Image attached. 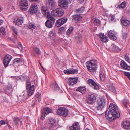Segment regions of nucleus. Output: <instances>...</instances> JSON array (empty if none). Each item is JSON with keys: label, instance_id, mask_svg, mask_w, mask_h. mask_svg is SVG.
I'll use <instances>...</instances> for the list:
<instances>
[{"label": "nucleus", "instance_id": "obj_16", "mask_svg": "<svg viewBox=\"0 0 130 130\" xmlns=\"http://www.w3.org/2000/svg\"><path fill=\"white\" fill-rule=\"evenodd\" d=\"M87 83L90 86H93L95 89L98 90L99 89L98 85L93 80L89 79L87 81Z\"/></svg>", "mask_w": 130, "mask_h": 130}, {"label": "nucleus", "instance_id": "obj_1", "mask_svg": "<svg viewBox=\"0 0 130 130\" xmlns=\"http://www.w3.org/2000/svg\"><path fill=\"white\" fill-rule=\"evenodd\" d=\"M117 109L118 107L116 105L111 103L109 109L105 113V116L106 119L110 121H112L117 118L119 117L120 114Z\"/></svg>", "mask_w": 130, "mask_h": 130}, {"label": "nucleus", "instance_id": "obj_12", "mask_svg": "<svg viewBox=\"0 0 130 130\" xmlns=\"http://www.w3.org/2000/svg\"><path fill=\"white\" fill-rule=\"evenodd\" d=\"M67 19L66 18H63L57 20L56 23V25L59 27L66 22Z\"/></svg>", "mask_w": 130, "mask_h": 130}, {"label": "nucleus", "instance_id": "obj_50", "mask_svg": "<svg viewBox=\"0 0 130 130\" xmlns=\"http://www.w3.org/2000/svg\"><path fill=\"white\" fill-rule=\"evenodd\" d=\"M17 47L20 50H22L23 49L22 46L20 43L17 45Z\"/></svg>", "mask_w": 130, "mask_h": 130}, {"label": "nucleus", "instance_id": "obj_62", "mask_svg": "<svg viewBox=\"0 0 130 130\" xmlns=\"http://www.w3.org/2000/svg\"><path fill=\"white\" fill-rule=\"evenodd\" d=\"M14 39H16L17 38V36L15 35H14Z\"/></svg>", "mask_w": 130, "mask_h": 130}, {"label": "nucleus", "instance_id": "obj_31", "mask_svg": "<svg viewBox=\"0 0 130 130\" xmlns=\"http://www.w3.org/2000/svg\"><path fill=\"white\" fill-rule=\"evenodd\" d=\"M86 90V88L84 87H79L76 89V91H79L82 94L84 93L85 92Z\"/></svg>", "mask_w": 130, "mask_h": 130}, {"label": "nucleus", "instance_id": "obj_58", "mask_svg": "<svg viewBox=\"0 0 130 130\" xmlns=\"http://www.w3.org/2000/svg\"><path fill=\"white\" fill-rule=\"evenodd\" d=\"M111 20L112 21H113L114 20L113 17L112 16L111 17Z\"/></svg>", "mask_w": 130, "mask_h": 130}, {"label": "nucleus", "instance_id": "obj_63", "mask_svg": "<svg viewBox=\"0 0 130 130\" xmlns=\"http://www.w3.org/2000/svg\"><path fill=\"white\" fill-rule=\"evenodd\" d=\"M128 76L129 78L130 79V75H129V76Z\"/></svg>", "mask_w": 130, "mask_h": 130}, {"label": "nucleus", "instance_id": "obj_3", "mask_svg": "<svg viewBox=\"0 0 130 130\" xmlns=\"http://www.w3.org/2000/svg\"><path fill=\"white\" fill-rule=\"evenodd\" d=\"M26 88L28 95L29 96H31L34 92V86L31 85V82L27 81L26 83Z\"/></svg>", "mask_w": 130, "mask_h": 130}, {"label": "nucleus", "instance_id": "obj_5", "mask_svg": "<svg viewBox=\"0 0 130 130\" xmlns=\"http://www.w3.org/2000/svg\"><path fill=\"white\" fill-rule=\"evenodd\" d=\"M98 105L96 108L99 110H102L106 105L105 100L104 98L100 99L98 102Z\"/></svg>", "mask_w": 130, "mask_h": 130}, {"label": "nucleus", "instance_id": "obj_39", "mask_svg": "<svg viewBox=\"0 0 130 130\" xmlns=\"http://www.w3.org/2000/svg\"><path fill=\"white\" fill-rule=\"evenodd\" d=\"M13 121L14 122V124L17 125L19 124V123L20 121V120L18 118H15L13 119Z\"/></svg>", "mask_w": 130, "mask_h": 130}, {"label": "nucleus", "instance_id": "obj_54", "mask_svg": "<svg viewBox=\"0 0 130 130\" xmlns=\"http://www.w3.org/2000/svg\"><path fill=\"white\" fill-rule=\"evenodd\" d=\"M112 46V47H114V48H113V49L114 50H118V47L117 46L115 45H113Z\"/></svg>", "mask_w": 130, "mask_h": 130}, {"label": "nucleus", "instance_id": "obj_40", "mask_svg": "<svg viewBox=\"0 0 130 130\" xmlns=\"http://www.w3.org/2000/svg\"><path fill=\"white\" fill-rule=\"evenodd\" d=\"M25 93V91H23L22 93L21 94V95H20L19 97V99H21L22 100H24V99H25V98L24 96V94Z\"/></svg>", "mask_w": 130, "mask_h": 130}, {"label": "nucleus", "instance_id": "obj_57", "mask_svg": "<svg viewBox=\"0 0 130 130\" xmlns=\"http://www.w3.org/2000/svg\"><path fill=\"white\" fill-rule=\"evenodd\" d=\"M125 75H126V76H129V75H130V74H129V73H128V72H125Z\"/></svg>", "mask_w": 130, "mask_h": 130}, {"label": "nucleus", "instance_id": "obj_33", "mask_svg": "<svg viewBox=\"0 0 130 130\" xmlns=\"http://www.w3.org/2000/svg\"><path fill=\"white\" fill-rule=\"evenodd\" d=\"M35 98L36 99V100L37 101L38 100V101L39 102H40L41 98V94L38 92H37Z\"/></svg>", "mask_w": 130, "mask_h": 130}, {"label": "nucleus", "instance_id": "obj_43", "mask_svg": "<svg viewBox=\"0 0 130 130\" xmlns=\"http://www.w3.org/2000/svg\"><path fill=\"white\" fill-rule=\"evenodd\" d=\"M73 30V28L72 27H71L69 28L66 32V34L67 35L70 34L71 33Z\"/></svg>", "mask_w": 130, "mask_h": 130}, {"label": "nucleus", "instance_id": "obj_51", "mask_svg": "<svg viewBox=\"0 0 130 130\" xmlns=\"http://www.w3.org/2000/svg\"><path fill=\"white\" fill-rule=\"evenodd\" d=\"M46 115L44 113H42L41 116V118L42 119L44 120L45 119L44 117Z\"/></svg>", "mask_w": 130, "mask_h": 130}, {"label": "nucleus", "instance_id": "obj_15", "mask_svg": "<svg viewBox=\"0 0 130 130\" xmlns=\"http://www.w3.org/2000/svg\"><path fill=\"white\" fill-rule=\"evenodd\" d=\"M21 8L23 10L27 9L28 7V1L27 0H21L20 2Z\"/></svg>", "mask_w": 130, "mask_h": 130}, {"label": "nucleus", "instance_id": "obj_14", "mask_svg": "<svg viewBox=\"0 0 130 130\" xmlns=\"http://www.w3.org/2000/svg\"><path fill=\"white\" fill-rule=\"evenodd\" d=\"M24 21V18L22 17H18L14 19L13 23H15V25H20L23 23Z\"/></svg>", "mask_w": 130, "mask_h": 130}, {"label": "nucleus", "instance_id": "obj_55", "mask_svg": "<svg viewBox=\"0 0 130 130\" xmlns=\"http://www.w3.org/2000/svg\"><path fill=\"white\" fill-rule=\"evenodd\" d=\"M3 22V21L2 20L0 19V25H2Z\"/></svg>", "mask_w": 130, "mask_h": 130}, {"label": "nucleus", "instance_id": "obj_48", "mask_svg": "<svg viewBox=\"0 0 130 130\" xmlns=\"http://www.w3.org/2000/svg\"><path fill=\"white\" fill-rule=\"evenodd\" d=\"M125 60L128 62L129 63H130V59L128 56L127 55H126L125 57Z\"/></svg>", "mask_w": 130, "mask_h": 130}, {"label": "nucleus", "instance_id": "obj_11", "mask_svg": "<svg viewBox=\"0 0 130 130\" xmlns=\"http://www.w3.org/2000/svg\"><path fill=\"white\" fill-rule=\"evenodd\" d=\"M58 5L61 8L66 9L68 7V3L66 0H59L58 2Z\"/></svg>", "mask_w": 130, "mask_h": 130}, {"label": "nucleus", "instance_id": "obj_27", "mask_svg": "<svg viewBox=\"0 0 130 130\" xmlns=\"http://www.w3.org/2000/svg\"><path fill=\"white\" fill-rule=\"evenodd\" d=\"M50 87L56 90H59V87L58 86L56 83H52L50 85Z\"/></svg>", "mask_w": 130, "mask_h": 130}, {"label": "nucleus", "instance_id": "obj_56", "mask_svg": "<svg viewBox=\"0 0 130 130\" xmlns=\"http://www.w3.org/2000/svg\"><path fill=\"white\" fill-rule=\"evenodd\" d=\"M64 28L63 27H61L59 29V30L60 31H62L64 30Z\"/></svg>", "mask_w": 130, "mask_h": 130}, {"label": "nucleus", "instance_id": "obj_34", "mask_svg": "<svg viewBox=\"0 0 130 130\" xmlns=\"http://www.w3.org/2000/svg\"><path fill=\"white\" fill-rule=\"evenodd\" d=\"M127 5L126 2L124 1L122 2L118 6V8H124Z\"/></svg>", "mask_w": 130, "mask_h": 130}, {"label": "nucleus", "instance_id": "obj_30", "mask_svg": "<svg viewBox=\"0 0 130 130\" xmlns=\"http://www.w3.org/2000/svg\"><path fill=\"white\" fill-rule=\"evenodd\" d=\"M91 22L92 23L96 25H99L100 23V20L95 18H94L92 19Z\"/></svg>", "mask_w": 130, "mask_h": 130}, {"label": "nucleus", "instance_id": "obj_32", "mask_svg": "<svg viewBox=\"0 0 130 130\" xmlns=\"http://www.w3.org/2000/svg\"><path fill=\"white\" fill-rule=\"evenodd\" d=\"M99 75L101 80L104 81L105 80V76L103 72L101 71H100Z\"/></svg>", "mask_w": 130, "mask_h": 130}, {"label": "nucleus", "instance_id": "obj_37", "mask_svg": "<svg viewBox=\"0 0 130 130\" xmlns=\"http://www.w3.org/2000/svg\"><path fill=\"white\" fill-rule=\"evenodd\" d=\"M34 51L38 55H40L41 54V51L37 47L35 48L34 49Z\"/></svg>", "mask_w": 130, "mask_h": 130}, {"label": "nucleus", "instance_id": "obj_60", "mask_svg": "<svg viewBox=\"0 0 130 130\" xmlns=\"http://www.w3.org/2000/svg\"><path fill=\"white\" fill-rule=\"evenodd\" d=\"M6 124H7V125H8V127H11L10 126L8 122L6 123Z\"/></svg>", "mask_w": 130, "mask_h": 130}, {"label": "nucleus", "instance_id": "obj_53", "mask_svg": "<svg viewBox=\"0 0 130 130\" xmlns=\"http://www.w3.org/2000/svg\"><path fill=\"white\" fill-rule=\"evenodd\" d=\"M5 124V122L3 120H1L0 121V126L3 124Z\"/></svg>", "mask_w": 130, "mask_h": 130}, {"label": "nucleus", "instance_id": "obj_61", "mask_svg": "<svg viewBox=\"0 0 130 130\" xmlns=\"http://www.w3.org/2000/svg\"><path fill=\"white\" fill-rule=\"evenodd\" d=\"M41 130H46V129L45 128L43 127L41 128Z\"/></svg>", "mask_w": 130, "mask_h": 130}, {"label": "nucleus", "instance_id": "obj_64", "mask_svg": "<svg viewBox=\"0 0 130 130\" xmlns=\"http://www.w3.org/2000/svg\"><path fill=\"white\" fill-rule=\"evenodd\" d=\"M81 40H82V39H80V40H78V41L79 42H80L81 41Z\"/></svg>", "mask_w": 130, "mask_h": 130}, {"label": "nucleus", "instance_id": "obj_59", "mask_svg": "<svg viewBox=\"0 0 130 130\" xmlns=\"http://www.w3.org/2000/svg\"><path fill=\"white\" fill-rule=\"evenodd\" d=\"M80 2H83L85 0H78Z\"/></svg>", "mask_w": 130, "mask_h": 130}, {"label": "nucleus", "instance_id": "obj_29", "mask_svg": "<svg viewBox=\"0 0 130 130\" xmlns=\"http://www.w3.org/2000/svg\"><path fill=\"white\" fill-rule=\"evenodd\" d=\"M121 22L123 25L127 26L130 24V22L128 20H122Z\"/></svg>", "mask_w": 130, "mask_h": 130}, {"label": "nucleus", "instance_id": "obj_2", "mask_svg": "<svg viewBox=\"0 0 130 130\" xmlns=\"http://www.w3.org/2000/svg\"><path fill=\"white\" fill-rule=\"evenodd\" d=\"M86 64L87 69L90 72H93L97 69L96 61L95 60H93L88 61Z\"/></svg>", "mask_w": 130, "mask_h": 130}, {"label": "nucleus", "instance_id": "obj_26", "mask_svg": "<svg viewBox=\"0 0 130 130\" xmlns=\"http://www.w3.org/2000/svg\"><path fill=\"white\" fill-rule=\"evenodd\" d=\"M81 16L79 15L78 14L74 15L72 16L73 21H79L81 19Z\"/></svg>", "mask_w": 130, "mask_h": 130}, {"label": "nucleus", "instance_id": "obj_41", "mask_svg": "<svg viewBox=\"0 0 130 130\" xmlns=\"http://www.w3.org/2000/svg\"><path fill=\"white\" fill-rule=\"evenodd\" d=\"M71 74H76L78 72V70L76 69H71Z\"/></svg>", "mask_w": 130, "mask_h": 130}, {"label": "nucleus", "instance_id": "obj_36", "mask_svg": "<svg viewBox=\"0 0 130 130\" xmlns=\"http://www.w3.org/2000/svg\"><path fill=\"white\" fill-rule=\"evenodd\" d=\"M28 26L29 29H34L36 27L34 24L31 23L28 24Z\"/></svg>", "mask_w": 130, "mask_h": 130}, {"label": "nucleus", "instance_id": "obj_19", "mask_svg": "<svg viewBox=\"0 0 130 130\" xmlns=\"http://www.w3.org/2000/svg\"><path fill=\"white\" fill-rule=\"evenodd\" d=\"M120 64L123 69L127 70H130V66H128L123 60L121 61Z\"/></svg>", "mask_w": 130, "mask_h": 130}, {"label": "nucleus", "instance_id": "obj_24", "mask_svg": "<svg viewBox=\"0 0 130 130\" xmlns=\"http://www.w3.org/2000/svg\"><path fill=\"white\" fill-rule=\"evenodd\" d=\"M108 36L112 40H115L116 39V37L114 34V32L112 31H109L108 34Z\"/></svg>", "mask_w": 130, "mask_h": 130}, {"label": "nucleus", "instance_id": "obj_23", "mask_svg": "<svg viewBox=\"0 0 130 130\" xmlns=\"http://www.w3.org/2000/svg\"><path fill=\"white\" fill-rule=\"evenodd\" d=\"M79 124L78 123H75L73 125L70 127V128L71 130H79L80 127L79 126Z\"/></svg>", "mask_w": 130, "mask_h": 130}, {"label": "nucleus", "instance_id": "obj_17", "mask_svg": "<svg viewBox=\"0 0 130 130\" xmlns=\"http://www.w3.org/2000/svg\"><path fill=\"white\" fill-rule=\"evenodd\" d=\"M38 10V7L36 5H32L29 10V11L31 14H34L36 13Z\"/></svg>", "mask_w": 130, "mask_h": 130}, {"label": "nucleus", "instance_id": "obj_49", "mask_svg": "<svg viewBox=\"0 0 130 130\" xmlns=\"http://www.w3.org/2000/svg\"><path fill=\"white\" fill-rule=\"evenodd\" d=\"M11 28L12 30L14 31V32L17 35V29L14 27L12 26L11 27Z\"/></svg>", "mask_w": 130, "mask_h": 130}, {"label": "nucleus", "instance_id": "obj_20", "mask_svg": "<svg viewBox=\"0 0 130 130\" xmlns=\"http://www.w3.org/2000/svg\"><path fill=\"white\" fill-rule=\"evenodd\" d=\"M77 79L76 78H70L68 80V84L72 86L76 84Z\"/></svg>", "mask_w": 130, "mask_h": 130}, {"label": "nucleus", "instance_id": "obj_25", "mask_svg": "<svg viewBox=\"0 0 130 130\" xmlns=\"http://www.w3.org/2000/svg\"><path fill=\"white\" fill-rule=\"evenodd\" d=\"M99 37L101 40L103 42H107L108 41L107 37L103 34L101 33L99 34Z\"/></svg>", "mask_w": 130, "mask_h": 130}, {"label": "nucleus", "instance_id": "obj_45", "mask_svg": "<svg viewBox=\"0 0 130 130\" xmlns=\"http://www.w3.org/2000/svg\"><path fill=\"white\" fill-rule=\"evenodd\" d=\"M71 69H68L64 71V73L66 74H71Z\"/></svg>", "mask_w": 130, "mask_h": 130}, {"label": "nucleus", "instance_id": "obj_52", "mask_svg": "<svg viewBox=\"0 0 130 130\" xmlns=\"http://www.w3.org/2000/svg\"><path fill=\"white\" fill-rule=\"evenodd\" d=\"M127 34L126 33H124L123 34L122 37L123 39H125L127 37Z\"/></svg>", "mask_w": 130, "mask_h": 130}, {"label": "nucleus", "instance_id": "obj_18", "mask_svg": "<svg viewBox=\"0 0 130 130\" xmlns=\"http://www.w3.org/2000/svg\"><path fill=\"white\" fill-rule=\"evenodd\" d=\"M122 126L124 129H130V123L128 121H125L122 122Z\"/></svg>", "mask_w": 130, "mask_h": 130}, {"label": "nucleus", "instance_id": "obj_42", "mask_svg": "<svg viewBox=\"0 0 130 130\" xmlns=\"http://www.w3.org/2000/svg\"><path fill=\"white\" fill-rule=\"evenodd\" d=\"M128 103V102L127 101V100L126 99H124L123 101V105H124L125 107L127 108H128V106L127 104Z\"/></svg>", "mask_w": 130, "mask_h": 130}, {"label": "nucleus", "instance_id": "obj_8", "mask_svg": "<svg viewBox=\"0 0 130 130\" xmlns=\"http://www.w3.org/2000/svg\"><path fill=\"white\" fill-rule=\"evenodd\" d=\"M57 113L60 115L64 117L68 115V110L64 107H60L57 110Z\"/></svg>", "mask_w": 130, "mask_h": 130}, {"label": "nucleus", "instance_id": "obj_22", "mask_svg": "<svg viewBox=\"0 0 130 130\" xmlns=\"http://www.w3.org/2000/svg\"><path fill=\"white\" fill-rule=\"evenodd\" d=\"M47 5L51 9L53 8L55 6V2L53 0H47Z\"/></svg>", "mask_w": 130, "mask_h": 130}, {"label": "nucleus", "instance_id": "obj_21", "mask_svg": "<svg viewBox=\"0 0 130 130\" xmlns=\"http://www.w3.org/2000/svg\"><path fill=\"white\" fill-rule=\"evenodd\" d=\"M24 63V60L23 59L20 58H17L14 59L13 64L14 65L16 64V63H17L19 65H22Z\"/></svg>", "mask_w": 130, "mask_h": 130}, {"label": "nucleus", "instance_id": "obj_13", "mask_svg": "<svg viewBox=\"0 0 130 130\" xmlns=\"http://www.w3.org/2000/svg\"><path fill=\"white\" fill-rule=\"evenodd\" d=\"M42 12L44 16H46L47 18H50L51 16L46 7L43 6L41 8Z\"/></svg>", "mask_w": 130, "mask_h": 130}, {"label": "nucleus", "instance_id": "obj_4", "mask_svg": "<svg viewBox=\"0 0 130 130\" xmlns=\"http://www.w3.org/2000/svg\"><path fill=\"white\" fill-rule=\"evenodd\" d=\"M63 10L61 8H57L53 10L51 12V14L56 17H59L62 16L64 14Z\"/></svg>", "mask_w": 130, "mask_h": 130}, {"label": "nucleus", "instance_id": "obj_38", "mask_svg": "<svg viewBox=\"0 0 130 130\" xmlns=\"http://www.w3.org/2000/svg\"><path fill=\"white\" fill-rule=\"evenodd\" d=\"M5 34V29L3 27H1L0 29V35L1 36H3Z\"/></svg>", "mask_w": 130, "mask_h": 130}, {"label": "nucleus", "instance_id": "obj_9", "mask_svg": "<svg viewBox=\"0 0 130 130\" xmlns=\"http://www.w3.org/2000/svg\"><path fill=\"white\" fill-rule=\"evenodd\" d=\"M96 97L93 94L89 95L86 98V102L87 103L92 104L95 102L96 100Z\"/></svg>", "mask_w": 130, "mask_h": 130}, {"label": "nucleus", "instance_id": "obj_47", "mask_svg": "<svg viewBox=\"0 0 130 130\" xmlns=\"http://www.w3.org/2000/svg\"><path fill=\"white\" fill-rule=\"evenodd\" d=\"M12 85L11 84H9L6 87V89L7 90H9L12 88Z\"/></svg>", "mask_w": 130, "mask_h": 130}, {"label": "nucleus", "instance_id": "obj_10", "mask_svg": "<svg viewBox=\"0 0 130 130\" xmlns=\"http://www.w3.org/2000/svg\"><path fill=\"white\" fill-rule=\"evenodd\" d=\"M12 58L10 55H7L4 58L3 60V64L5 67H6Z\"/></svg>", "mask_w": 130, "mask_h": 130}, {"label": "nucleus", "instance_id": "obj_44", "mask_svg": "<svg viewBox=\"0 0 130 130\" xmlns=\"http://www.w3.org/2000/svg\"><path fill=\"white\" fill-rule=\"evenodd\" d=\"M108 86L109 87V88H110V89H109L110 90V91H112V92L114 93H117L116 92V90L115 88L112 87V84L110 86Z\"/></svg>", "mask_w": 130, "mask_h": 130}, {"label": "nucleus", "instance_id": "obj_7", "mask_svg": "<svg viewBox=\"0 0 130 130\" xmlns=\"http://www.w3.org/2000/svg\"><path fill=\"white\" fill-rule=\"evenodd\" d=\"M48 127L49 129L51 130H54L57 129L56 123L53 119H50L48 124Z\"/></svg>", "mask_w": 130, "mask_h": 130}, {"label": "nucleus", "instance_id": "obj_28", "mask_svg": "<svg viewBox=\"0 0 130 130\" xmlns=\"http://www.w3.org/2000/svg\"><path fill=\"white\" fill-rule=\"evenodd\" d=\"M44 112L46 115L49 113L52 112V110L50 108L48 107H46L44 108L43 109Z\"/></svg>", "mask_w": 130, "mask_h": 130}, {"label": "nucleus", "instance_id": "obj_35", "mask_svg": "<svg viewBox=\"0 0 130 130\" xmlns=\"http://www.w3.org/2000/svg\"><path fill=\"white\" fill-rule=\"evenodd\" d=\"M56 36V33L54 30H53L50 31L49 36L51 38L55 37Z\"/></svg>", "mask_w": 130, "mask_h": 130}, {"label": "nucleus", "instance_id": "obj_6", "mask_svg": "<svg viewBox=\"0 0 130 130\" xmlns=\"http://www.w3.org/2000/svg\"><path fill=\"white\" fill-rule=\"evenodd\" d=\"M48 19L45 23V25L48 28H51L53 26V24L55 22V19L52 16L50 17V18H47Z\"/></svg>", "mask_w": 130, "mask_h": 130}, {"label": "nucleus", "instance_id": "obj_46", "mask_svg": "<svg viewBox=\"0 0 130 130\" xmlns=\"http://www.w3.org/2000/svg\"><path fill=\"white\" fill-rule=\"evenodd\" d=\"M85 9L84 7H82L81 8L77 10H76V12H78V13H82L84 11V9ZM77 13V12H76Z\"/></svg>", "mask_w": 130, "mask_h": 130}]
</instances>
